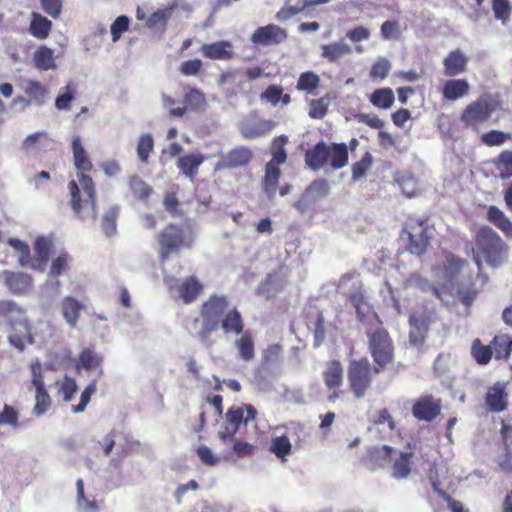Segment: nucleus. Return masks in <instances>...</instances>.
Segmentation results:
<instances>
[{"mask_svg":"<svg viewBox=\"0 0 512 512\" xmlns=\"http://www.w3.org/2000/svg\"><path fill=\"white\" fill-rule=\"evenodd\" d=\"M467 261L452 253H447L444 262V271L450 277H455L461 272Z\"/></svg>","mask_w":512,"mask_h":512,"instance_id":"49","label":"nucleus"},{"mask_svg":"<svg viewBox=\"0 0 512 512\" xmlns=\"http://www.w3.org/2000/svg\"><path fill=\"white\" fill-rule=\"evenodd\" d=\"M287 31L275 24L258 27L251 35V42L258 46H274L286 41Z\"/></svg>","mask_w":512,"mask_h":512,"instance_id":"16","label":"nucleus"},{"mask_svg":"<svg viewBox=\"0 0 512 512\" xmlns=\"http://www.w3.org/2000/svg\"><path fill=\"white\" fill-rule=\"evenodd\" d=\"M287 142L288 137L285 135H280L273 139L271 147L272 159L267 164H272V166L279 167V165L286 162L287 153L285 150V145Z\"/></svg>","mask_w":512,"mask_h":512,"instance_id":"40","label":"nucleus"},{"mask_svg":"<svg viewBox=\"0 0 512 512\" xmlns=\"http://www.w3.org/2000/svg\"><path fill=\"white\" fill-rule=\"evenodd\" d=\"M470 90L469 83L466 79H450L443 86V97L450 101H455L468 94Z\"/></svg>","mask_w":512,"mask_h":512,"instance_id":"31","label":"nucleus"},{"mask_svg":"<svg viewBox=\"0 0 512 512\" xmlns=\"http://www.w3.org/2000/svg\"><path fill=\"white\" fill-rule=\"evenodd\" d=\"M280 290L281 288L276 285L275 275L268 274L258 286L257 294L265 297L266 299H271L275 297Z\"/></svg>","mask_w":512,"mask_h":512,"instance_id":"47","label":"nucleus"},{"mask_svg":"<svg viewBox=\"0 0 512 512\" xmlns=\"http://www.w3.org/2000/svg\"><path fill=\"white\" fill-rule=\"evenodd\" d=\"M77 384L74 378L65 377L64 380L59 384L58 393L62 396L65 402H69L77 392Z\"/></svg>","mask_w":512,"mask_h":512,"instance_id":"61","label":"nucleus"},{"mask_svg":"<svg viewBox=\"0 0 512 512\" xmlns=\"http://www.w3.org/2000/svg\"><path fill=\"white\" fill-rule=\"evenodd\" d=\"M391 70V63L384 57H379L371 66L369 76L372 80L385 79Z\"/></svg>","mask_w":512,"mask_h":512,"instance_id":"50","label":"nucleus"},{"mask_svg":"<svg viewBox=\"0 0 512 512\" xmlns=\"http://www.w3.org/2000/svg\"><path fill=\"white\" fill-rule=\"evenodd\" d=\"M204 161L205 156L200 152H196L179 157L176 165L177 168L183 173V175L193 181L196 178L199 168L204 163Z\"/></svg>","mask_w":512,"mask_h":512,"instance_id":"26","label":"nucleus"},{"mask_svg":"<svg viewBox=\"0 0 512 512\" xmlns=\"http://www.w3.org/2000/svg\"><path fill=\"white\" fill-rule=\"evenodd\" d=\"M129 185L133 195L140 200L147 199L152 192V188L138 176L131 177Z\"/></svg>","mask_w":512,"mask_h":512,"instance_id":"52","label":"nucleus"},{"mask_svg":"<svg viewBox=\"0 0 512 512\" xmlns=\"http://www.w3.org/2000/svg\"><path fill=\"white\" fill-rule=\"evenodd\" d=\"M394 449L389 445L374 447L368 453L367 465L372 471L383 468L387 461H391V476L396 480L407 479L413 469L414 453L401 451L392 457Z\"/></svg>","mask_w":512,"mask_h":512,"instance_id":"5","label":"nucleus"},{"mask_svg":"<svg viewBox=\"0 0 512 512\" xmlns=\"http://www.w3.org/2000/svg\"><path fill=\"white\" fill-rule=\"evenodd\" d=\"M97 390V381L93 380L91 381L83 390L80 397V402L77 405L72 406V411L74 413H81L86 409V406L90 402L91 396L96 392Z\"/></svg>","mask_w":512,"mask_h":512,"instance_id":"58","label":"nucleus"},{"mask_svg":"<svg viewBox=\"0 0 512 512\" xmlns=\"http://www.w3.org/2000/svg\"><path fill=\"white\" fill-rule=\"evenodd\" d=\"M62 315L71 328L77 326L83 304L74 297L68 296L61 303Z\"/></svg>","mask_w":512,"mask_h":512,"instance_id":"32","label":"nucleus"},{"mask_svg":"<svg viewBox=\"0 0 512 512\" xmlns=\"http://www.w3.org/2000/svg\"><path fill=\"white\" fill-rule=\"evenodd\" d=\"M393 90L389 87L378 88L370 95V102L379 109H388L394 103Z\"/></svg>","mask_w":512,"mask_h":512,"instance_id":"42","label":"nucleus"},{"mask_svg":"<svg viewBox=\"0 0 512 512\" xmlns=\"http://www.w3.org/2000/svg\"><path fill=\"white\" fill-rule=\"evenodd\" d=\"M51 29L52 22L49 19L38 12L31 13L29 32L33 37L44 40L49 36Z\"/></svg>","mask_w":512,"mask_h":512,"instance_id":"33","label":"nucleus"},{"mask_svg":"<svg viewBox=\"0 0 512 512\" xmlns=\"http://www.w3.org/2000/svg\"><path fill=\"white\" fill-rule=\"evenodd\" d=\"M276 124L272 120L260 119L253 123L241 124L239 130L243 139L251 140L269 134Z\"/></svg>","mask_w":512,"mask_h":512,"instance_id":"25","label":"nucleus"},{"mask_svg":"<svg viewBox=\"0 0 512 512\" xmlns=\"http://www.w3.org/2000/svg\"><path fill=\"white\" fill-rule=\"evenodd\" d=\"M130 19L126 15L118 16L110 26L112 41H118L124 32L129 29Z\"/></svg>","mask_w":512,"mask_h":512,"instance_id":"57","label":"nucleus"},{"mask_svg":"<svg viewBox=\"0 0 512 512\" xmlns=\"http://www.w3.org/2000/svg\"><path fill=\"white\" fill-rule=\"evenodd\" d=\"M351 53L352 48L344 42H333L321 46V56L330 63H335Z\"/></svg>","mask_w":512,"mask_h":512,"instance_id":"34","label":"nucleus"},{"mask_svg":"<svg viewBox=\"0 0 512 512\" xmlns=\"http://www.w3.org/2000/svg\"><path fill=\"white\" fill-rule=\"evenodd\" d=\"M0 424L17 428L19 426L18 411L13 406L4 404L3 409L0 412Z\"/></svg>","mask_w":512,"mask_h":512,"instance_id":"59","label":"nucleus"},{"mask_svg":"<svg viewBox=\"0 0 512 512\" xmlns=\"http://www.w3.org/2000/svg\"><path fill=\"white\" fill-rule=\"evenodd\" d=\"M282 91L283 88L279 85H269L262 93H261V99L265 100L266 102L270 103L273 106H276L280 99L282 98Z\"/></svg>","mask_w":512,"mask_h":512,"instance_id":"64","label":"nucleus"},{"mask_svg":"<svg viewBox=\"0 0 512 512\" xmlns=\"http://www.w3.org/2000/svg\"><path fill=\"white\" fill-rule=\"evenodd\" d=\"M257 415L256 409L251 404H243L239 407H230L226 413L228 425L224 431L219 432V437L223 442L232 440L239 430L241 424H247L254 421Z\"/></svg>","mask_w":512,"mask_h":512,"instance_id":"12","label":"nucleus"},{"mask_svg":"<svg viewBox=\"0 0 512 512\" xmlns=\"http://www.w3.org/2000/svg\"><path fill=\"white\" fill-rule=\"evenodd\" d=\"M492 164L500 179L512 178V150L506 149L501 151L492 160Z\"/></svg>","mask_w":512,"mask_h":512,"instance_id":"38","label":"nucleus"},{"mask_svg":"<svg viewBox=\"0 0 512 512\" xmlns=\"http://www.w3.org/2000/svg\"><path fill=\"white\" fill-rule=\"evenodd\" d=\"M203 62L200 59H190L181 63L179 72L184 76H197L201 72Z\"/></svg>","mask_w":512,"mask_h":512,"instance_id":"63","label":"nucleus"},{"mask_svg":"<svg viewBox=\"0 0 512 512\" xmlns=\"http://www.w3.org/2000/svg\"><path fill=\"white\" fill-rule=\"evenodd\" d=\"M328 104L324 98L313 99L309 103V116L312 119H322L327 114Z\"/></svg>","mask_w":512,"mask_h":512,"instance_id":"62","label":"nucleus"},{"mask_svg":"<svg viewBox=\"0 0 512 512\" xmlns=\"http://www.w3.org/2000/svg\"><path fill=\"white\" fill-rule=\"evenodd\" d=\"M158 243V257L165 262L172 254H177L183 248H190L191 241L186 239L184 229L176 224L166 225L156 237Z\"/></svg>","mask_w":512,"mask_h":512,"instance_id":"11","label":"nucleus"},{"mask_svg":"<svg viewBox=\"0 0 512 512\" xmlns=\"http://www.w3.org/2000/svg\"><path fill=\"white\" fill-rule=\"evenodd\" d=\"M120 208L117 205L107 209L101 219V228L107 237H112L117 232V219L119 217Z\"/></svg>","mask_w":512,"mask_h":512,"instance_id":"41","label":"nucleus"},{"mask_svg":"<svg viewBox=\"0 0 512 512\" xmlns=\"http://www.w3.org/2000/svg\"><path fill=\"white\" fill-rule=\"evenodd\" d=\"M471 355L477 364L487 365L493 357L492 346L484 345L480 339L476 338L471 345Z\"/></svg>","mask_w":512,"mask_h":512,"instance_id":"43","label":"nucleus"},{"mask_svg":"<svg viewBox=\"0 0 512 512\" xmlns=\"http://www.w3.org/2000/svg\"><path fill=\"white\" fill-rule=\"evenodd\" d=\"M72 153L79 184L75 180H71L68 183L70 206L78 218L83 220L90 216L93 220H96V186L90 176L93 170V164L79 136H75L72 140Z\"/></svg>","mask_w":512,"mask_h":512,"instance_id":"2","label":"nucleus"},{"mask_svg":"<svg viewBox=\"0 0 512 512\" xmlns=\"http://www.w3.org/2000/svg\"><path fill=\"white\" fill-rule=\"evenodd\" d=\"M375 374L374 365L372 366L368 358L351 360L348 364L347 377L349 389L355 398H363L371 388Z\"/></svg>","mask_w":512,"mask_h":512,"instance_id":"9","label":"nucleus"},{"mask_svg":"<svg viewBox=\"0 0 512 512\" xmlns=\"http://www.w3.org/2000/svg\"><path fill=\"white\" fill-rule=\"evenodd\" d=\"M330 190L329 182L326 179L314 180L306 189V192L313 198H322L328 195Z\"/></svg>","mask_w":512,"mask_h":512,"instance_id":"60","label":"nucleus"},{"mask_svg":"<svg viewBox=\"0 0 512 512\" xmlns=\"http://www.w3.org/2000/svg\"><path fill=\"white\" fill-rule=\"evenodd\" d=\"M10 327L9 343L23 351L27 344L34 342L25 310L12 300H0V324Z\"/></svg>","mask_w":512,"mask_h":512,"instance_id":"4","label":"nucleus"},{"mask_svg":"<svg viewBox=\"0 0 512 512\" xmlns=\"http://www.w3.org/2000/svg\"><path fill=\"white\" fill-rule=\"evenodd\" d=\"M400 239L408 252L416 256L424 255L431 239L427 222L420 218L408 217L403 224Z\"/></svg>","mask_w":512,"mask_h":512,"instance_id":"8","label":"nucleus"},{"mask_svg":"<svg viewBox=\"0 0 512 512\" xmlns=\"http://www.w3.org/2000/svg\"><path fill=\"white\" fill-rule=\"evenodd\" d=\"M493 356L496 360H508L512 353V336L499 333L490 342Z\"/></svg>","mask_w":512,"mask_h":512,"instance_id":"30","label":"nucleus"},{"mask_svg":"<svg viewBox=\"0 0 512 512\" xmlns=\"http://www.w3.org/2000/svg\"><path fill=\"white\" fill-rule=\"evenodd\" d=\"M437 319L434 310L414 313L409 316V342L413 346H421L428 335L430 325Z\"/></svg>","mask_w":512,"mask_h":512,"instance_id":"13","label":"nucleus"},{"mask_svg":"<svg viewBox=\"0 0 512 512\" xmlns=\"http://www.w3.org/2000/svg\"><path fill=\"white\" fill-rule=\"evenodd\" d=\"M4 282L12 293L23 294L30 289L32 277L22 272L5 271Z\"/></svg>","mask_w":512,"mask_h":512,"instance_id":"29","label":"nucleus"},{"mask_svg":"<svg viewBox=\"0 0 512 512\" xmlns=\"http://www.w3.org/2000/svg\"><path fill=\"white\" fill-rule=\"evenodd\" d=\"M33 62L35 67L40 71H48L56 68L54 51L45 45L39 46L34 52Z\"/></svg>","mask_w":512,"mask_h":512,"instance_id":"37","label":"nucleus"},{"mask_svg":"<svg viewBox=\"0 0 512 512\" xmlns=\"http://www.w3.org/2000/svg\"><path fill=\"white\" fill-rule=\"evenodd\" d=\"M487 219L500 229L506 237H512V221L498 207L490 206L488 208Z\"/></svg>","mask_w":512,"mask_h":512,"instance_id":"36","label":"nucleus"},{"mask_svg":"<svg viewBox=\"0 0 512 512\" xmlns=\"http://www.w3.org/2000/svg\"><path fill=\"white\" fill-rule=\"evenodd\" d=\"M154 148V140L150 134H143L140 136L137 144V155L141 162L146 163L148 161L150 153Z\"/></svg>","mask_w":512,"mask_h":512,"instance_id":"53","label":"nucleus"},{"mask_svg":"<svg viewBox=\"0 0 512 512\" xmlns=\"http://www.w3.org/2000/svg\"><path fill=\"white\" fill-rule=\"evenodd\" d=\"M102 356L90 348H85L79 354L77 366L85 370H91L101 366Z\"/></svg>","mask_w":512,"mask_h":512,"instance_id":"44","label":"nucleus"},{"mask_svg":"<svg viewBox=\"0 0 512 512\" xmlns=\"http://www.w3.org/2000/svg\"><path fill=\"white\" fill-rule=\"evenodd\" d=\"M484 402L488 412L500 413L505 411L509 404L506 383L496 382L488 387Z\"/></svg>","mask_w":512,"mask_h":512,"instance_id":"20","label":"nucleus"},{"mask_svg":"<svg viewBox=\"0 0 512 512\" xmlns=\"http://www.w3.org/2000/svg\"><path fill=\"white\" fill-rule=\"evenodd\" d=\"M507 245L489 226H482L474 237L473 259L479 271L483 270L482 260L491 267L500 266L506 257Z\"/></svg>","mask_w":512,"mask_h":512,"instance_id":"3","label":"nucleus"},{"mask_svg":"<svg viewBox=\"0 0 512 512\" xmlns=\"http://www.w3.org/2000/svg\"><path fill=\"white\" fill-rule=\"evenodd\" d=\"M202 320L198 338L203 345L211 347L214 344L212 334L219 328L226 335H241L235 340L239 357L249 362L255 357V343L250 331L244 330V320L236 307L230 308V302L224 295L212 294L205 300L199 310Z\"/></svg>","mask_w":512,"mask_h":512,"instance_id":"1","label":"nucleus"},{"mask_svg":"<svg viewBox=\"0 0 512 512\" xmlns=\"http://www.w3.org/2000/svg\"><path fill=\"white\" fill-rule=\"evenodd\" d=\"M348 300L355 308L359 322L366 323L371 319H375L379 324H382L377 313L373 310L372 305L367 300L366 291L362 282H358L353 291L349 293Z\"/></svg>","mask_w":512,"mask_h":512,"instance_id":"14","label":"nucleus"},{"mask_svg":"<svg viewBox=\"0 0 512 512\" xmlns=\"http://www.w3.org/2000/svg\"><path fill=\"white\" fill-rule=\"evenodd\" d=\"M368 349L374 362L375 374L386 370L394 361V345L389 332L379 324L373 331L366 332Z\"/></svg>","mask_w":512,"mask_h":512,"instance_id":"7","label":"nucleus"},{"mask_svg":"<svg viewBox=\"0 0 512 512\" xmlns=\"http://www.w3.org/2000/svg\"><path fill=\"white\" fill-rule=\"evenodd\" d=\"M200 52L210 60L229 61L234 57L233 45L227 40L205 43L200 47Z\"/></svg>","mask_w":512,"mask_h":512,"instance_id":"22","label":"nucleus"},{"mask_svg":"<svg viewBox=\"0 0 512 512\" xmlns=\"http://www.w3.org/2000/svg\"><path fill=\"white\" fill-rule=\"evenodd\" d=\"M292 445L286 435L276 436L272 438L270 445V452L281 460L291 454Z\"/></svg>","mask_w":512,"mask_h":512,"instance_id":"45","label":"nucleus"},{"mask_svg":"<svg viewBox=\"0 0 512 512\" xmlns=\"http://www.w3.org/2000/svg\"><path fill=\"white\" fill-rule=\"evenodd\" d=\"M319 85V75L313 71H306L300 74L296 84V89L310 95H315Z\"/></svg>","mask_w":512,"mask_h":512,"instance_id":"39","label":"nucleus"},{"mask_svg":"<svg viewBox=\"0 0 512 512\" xmlns=\"http://www.w3.org/2000/svg\"><path fill=\"white\" fill-rule=\"evenodd\" d=\"M280 176L281 170L279 167L266 164L265 175L262 180V189L269 199H272L276 194Z\"/></svg>","mask_w":512,"mask_h":512,"instance_id":"35","label":"nucleus"},{"mask_svg":"<svg viewBox=\"0 0 512 512\" xmlns=\"http://www.w3.org/2000/svg\"><path fill=\"white\" fill-rule=\"evenodd\" d=\"M373 158L370 152H366L362 158L352 165V178L354 180L363 177L366 172L371 168Z\"/></svg>","mask_w":512,"mask_h":512,"instance_id":"55","label":"nucleus"},{"mask_svg":"<svg viewBox=\"0 0 512 512\" xmlns=\"http://www.w3.org/2000/svg\"><path fill=\"white\" fill-rule=\"evenodd\" d=\"M203 291V284L196 276L186 277L178 285L177 292L179 298L185 303L194 302Z\"/></svg>","mask_w":512,"mask_h":512,"instance_id":"27","label":"nucleus"},{"mask_svg":"<svg viewBox=\"0 0 512 512\" xmlns=\"http://www.w3.org/2000/svg\"><path fill=\"white\" fill-rule=\"evenodd\" d=\"M306 165L314 171L329 165L338 170L348 164L349 152L346 143H330L324 141L316 143L305 153Z\"/></svg>","mask_w":512,"mask_h":512,"instance_id":"6","label":"nucleus"},{"mask_svg":"<svg viewBox=\"0 0 512 512\" xmlns=\"http://www.w3.org/2000/svg\"><path fill=\"white\" fill-rule=\"evenodd\" d=\"M183 101L188 109L196 110L205 103V96L197 88H191L185 93Z\"/></svg>","mask_w":512,"mask_h":512,"instance_id":"56","label":"nucleus"},{"mask_svg":"<svg viewBox=\"0 0 512 512\" xmlns=\"http://www.w3.org/2000/svg\"><path fill=\"white\" fill-rule=\"evenodd\" d=\"M487 282L488 276L482 270L477 269V274L473 278L464 280L459 284L457 296L460 302L467 307L471 306Z\"/></svg>","mask_w":512,"mask_h":512,"instance_id":"15","label":"nucleus"},{"mask_svg":"<svg viewBox=\"0 0 512 512\" xmlns=\"http://www.w3.org/2000/svg\"><path fill=\"white\" fill-rule=\"evenodd\" d=\"M253 158V152L246 146H237L229 150L216 163V170H232L247 166Z\"/></svg>","mask_w":512,"mask_h":512,"instance_id":"17","label":"nucleus"},{"mask_svg":"<svg viewBox=\"0 0 512 512\" xmlns=\"http://www.w3.org/2000/svg\"><path fill=\"white\" fill-rule=\"evenodd\" d=\"M468 58L460 49L448 53L443 61L446 76H457L467 69Z\"/></svg>","mask_w":512,"mask_h":512,"instance_id":"28","label":"nucleus"},{"mask_svg":"<svg viewBox=\"0 0 512 512\" xmlns=\"http://www.w3.org/2000/svg\"><path fill=\"white\" fill-rule=\"evenodd\" d=\"M330 0H286L284 5L276 13L275 18L278 21H286L297 14L309 10L311 7L326 4Z\"/></svg>","mask_w":512,"mask_h":512,"instance_id":"21","label":"nucleus"},{"mask_svg":"<svg viewBox=\"0 0 512 512\" xmlns=\"http://www.w3.org/2000/svg\"><path fill=\"white\" fill-rule=\"evenodd\" d=\"M441 399L427 394L419 397L412 406V415L419 421L430 422L441 412Z\"/></svg>","mask_w":512,"mask_h":512,"instance_id":"18","label":"nucleus"},{"mask_svg":"<svg viewBox=\"0 0 512 512\" xmlns=\"http://www.w3.org/2000/svg\"><path fill=\"white\" fill-rule=\"evenodd\" d=\"M52 242L44 236L37 237L34 242V257H31L28 267L44 271L51 253Z\"/></svg>","mask_w":512,"mask_h":512,"instance_id":"24","label":"nucleus"},{"mask_svg":"<svg viewBox=\"0 0 512 512\" xmlns=\"http://www.w3.org/2000/svg\"><path fill=\"white\" fill-rule=\"evenodd\" d=\"M7 242L18 254V260L20 265L28 266L31 260V252L29 245L24 241L13 237L9 238Z\"/></svg>","mask_w":512,"mask_h":512,"instance_id":"46","label":"nucleus"},{"mask_svg":"<svg viewBox=\"0 0 512 512\" xmlns=\"http://www.w3.org/2000/svg\"><path fill=\"white\" fill-rule=\"evenodd\" d=\"M511 133L499 131V130H490L481 136V141L488 147L500 146L504 144L506 141L511 140Z\"/></svg>","mask_w":512,"mask_h":512,"instance_id":"48","label":"nucleus"},{"mask_svg":"<svg viewBox=\"0 0 512 512\" xmlns=\"http://www.w3.org/2000/svg\"><path fill=\"white\" fill-rule=\"evenodd\" d=\"M492 10L497 20H500L504 25L508 23L511 13L509 0H492Z\"/></svg>","mask_w":512,"mask_h":512,"instance_id":"54","label":"nucleus"},{"mask_svg":"<svg viewBox=\"0 0 512 512\" xmlns=\"http://www.w3.org/2000/svg\"><path fill=\"white\" fill-rule=\"evenodd\" d=\"M322 377L327 390L331 391L328 400L334 402L340 396L337 389L342 386L344 379V370L341 362L339 360L328 361Z\"/></svg>","mask_w":512,"mask_h":512,"instance_id":"19","label":"nucleus"},{"mask_svg":"<svg viewBox=\"0 0 512 512\" xmlns=\"http://www.w3.org/2000/svg\"><path fill=\"white\" fill-rule=\"evenodd\" d=\"M498 106L499 103L496 100L481 96L463 109L460 121L465 127L478 131L481 126L488 123Z\"/></svg>","mask_w":512,"mask_h":512,"instance_id":"10","label":"nucleus"},{"mask_svg":"<svg viewBox=\"0 0 512 512\" xmlns=\"http://www.w3.org/2000/svg\"><path fill=\"white\" fill-rule=\"evenodd\" d=\"M71 258L67 252L60 253L55 259H53L49 271V276L57 278L61 274L65 273L69 269V262Z\"/></svg>","mask_w":512,"mask_h":512,"instance_id":"51","label":"nucleus"},{"mask_svg":"<svg viewBox=\"0 0 512 512\" xmlns=\"http://www.w3.org/2000/svg\"><path fill=\"white\" fill-rule=\"evenodd\" d=\"M48 93V88L42 83L36 80H28L24 87V94L27 98L18 96L14 99V102H22L26 106L31 104L41 106L45 103Z\"/></svg>","mask_w":512,"mask_h":512,"instance_id":"23","label":"nucleus"}]
</instances>
